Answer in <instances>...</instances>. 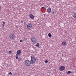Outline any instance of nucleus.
I'll return each instance as SVG.
<instances>
[{
	"mask_svg": "<svg viewBox=\"0 0 76 76\" xmlns=\"http://www.w3.org/2000/svg\"><path fill=\"white\" fill-rule=\"evenodd\" d=\"M31 60L30 62H31L32 64H34L36 61V58L34 56H31Z\"/></svg>",
	"mask_w": 76,
	"mask_h": 76,
	"instance_id": "obj_1",
	"label": "nucleus"
},
{
	"mask_svg": "<svg viewBox=\"0 0 76 76\" xmlns=\"http://www.w3.org/2000/svg\"><path fill=\"white\" fill-rule=\"evenodd\" d=\"M25 64L27 66H29L31 64V62L30 61L28 60H26L25 61Z\"/></svg>",
	"mask_w": 76,
	"mask_h": 76,
	"instance_id": "obj_2",
	"label": "nucleus"
},
{
	"mask_svg": "<svg viewBox=\"0 0 76 76\" xmlns=\"http://www.w3.org/2000/svg\"><path fill=\"white\" fill-rule=\"evenodd\" d=\"M10 37L11 39H13L15 37V35H14V34L13 33L10 34Z\"/></svg>",
	"mask_w": 76,
	"mask_h": 76,
	"instance_id": "obj_3",
	"label": "nucleus"
},
{
	"mask_svg": "<svg viewBox=\"0 0 76 76\" xmlns=\"http://www.w3.org/2000/svg\"><path fill=\"white\" fill-rule=\"evenodd\" d=\"M32 26V25L31 24V23H30L28 24L27 26V28L28 29H31V27Z\"/></svg>",
	"mask_w": 76,
	"mask_h": 76,
	"instance_id": "obj_4",
	"label": "nucleus"
},
{
	"mask_svg": "<svg viewBox=\"0 0 76 76\" xmlns=\"http://www.w3.org/2000/svg\"><path fill=\"white\" fill-rule=\"evenodd\" d=\"M31 41L32 42H33V43L36 42V40L35 39V38L34 37H32L31 38Z\"/></svg>",
	"mask_w": 76,
	"mask_h": 76,
	"instance_id": "obj_5",
	"label": "nucleus"
},
{
	"mask_svg": "<svg viewBox=\"0 0 76 76\" xmlns=\"http://www.w3.org/2000/svg\"><path fill=\"white\" fill-rule=\"evenodd\" d=\"M47 12L48 13H50L51 12V8H49L47 10Z\"/></svg>",
	"mask_w": 76,
	"mask_h": 76,
	"instance_id": "obj_6",
	"label": "nucleus"
},
{
	"mask_svg": "<svg viewBox=\"0 0 76 76\" xmlns=\"http://www.w3.org/2000/svg\"><path fill=\"white\" fill-rule=\"evenodd\" d=\"M65 69V67L63 66H61L60 67V70L62 71H63Z\"/></svg>",
	"mask_w": 76,
	"mask_h": 76,
	"instance_id": "obj_7",
	"label": "nucleus"
},
{
	"mask_svg": "<svg viewBox=\"0 0 76 76\" xmlns=\"http://www.w3.org/2000/svg\"><path fill=\"white\" fill-rule=\"evenodd\" d=\"M21 53V50H18L17 52V54H19Z\"/></svg>",
	"mask_w": 76,
	"mask_h": 76,
	"instance_id": "obj_8",
	"label": "nucleus"
},
{
	"mask_svg": "<svg viewBox=\"0 0 76 76\" xmlns=\"http://www.w3.org/2000/svg\"><path fill=\"white\" fill-rule=\"evenodd\" d=\"M29 16H30V18L31 19H33L34 18L33 15L32 14H30L29 15Z\"/></svg>",
	"mask_w": 76,
	"mask_h": 76,
	"instance_id": "obj_9",
	"label": "nucleus"
},
{
	"mask_svg": "<svg viewBox=\"0 0 76 76\" xmlns=\"http://www.w3.org/2000/svg\"><path fill=\"white\" fill-rule=\"evenodd\" d=\"M67 44V43H66V42H64L62 43V45H66Z\"/></svg>",
	"mask_w": 76,
	"mask_h": 76,
	"instance_id": "obj_10",
	"label": "nucleus"
},
{
	"mask_svg": "<svg viewBox=\"0 0 76 76\" xmlns=\"http://www.w3.org/2000/svg\"><path fill=\"white\" fill-rule=\"evenodd\" d=\"M18 54H16L15 56V58L16 59H18Z\"/></svg>",
	"mask_w": 76,
	"mask_h": 76,
	"instance_id": "obj_11",
	"label": "nucleus"
},
{
	"mask_svg": "<svg viewBox=\"0 0 76 76\" xmlns=\"http://www.w3.org/2000/svg\"><path fill=\"white\" fill-rule=\"evenodd\" d=\"M71 73V71H68L67 72H66V74H67V75H69V74H70Z\"/></svg>",
	"mask_w": 76,
	"mask_h": 76,
	"instance_id": "obj_12",
	"label": "nucleus"
},
{
	"mask_svg": "<svg viewBox=\"0 0 76 76\" xmlns=\"http://www.w3.org/2000/svg\"><path fill=\"white\" fill-rule=\"evenodd\" d=\"M2 22H3V24H2V25H3V26H5V22H4V21H3Z\"/></svg>",
	"mask_w": 76,
	"mask_h": 76,
	"instance_id": "obj_13",
	"label": "nucleus"
},
{
	"mask_svg": "<svg viewBox=\"0 0 76 76\" xmlns=\"http://www.w3.org/2000/svg\"><path fill=\"white\" fill-rule=\"evenodd\" d=\"M36 47H39V43H37V44L35 45Z\"/></svg>",
	"mask_w": 76,
	"mask_h": 76,
	"instance_id": "obj_14",
	"label": "nucleus"
},
{
	"mask_svg": "<svg viewBox=\"0 0 76 76\" xmlns=\"http://www.w3.org/2000/svg\"><path fill=\"white\" fill-rule=\"evenodd\" d=\"M73 17L75 18V19H76V13H75V14H74V16Z\"/></svg>",
	"mask_w": 76,
	"mask_h": 76,
	"instance_id": "obj_15",
	"label": "nucleus"
},
{
	"mask_svg": "<svg viewBox=\"0 0 76 76\" xmlns=\"http://www.w3.org/2000/svg\"><path fill=\"white\" fill-rule=\"evenodd\" d=\"M48 35L49 37H51V34L49 33L48 34Z\"/></svg>",
	"mask_w": 76,
	"mask_h": 76,
	"instance_id": "obj_16",
	"label": "nucleus"
},
{
	"mask_svg": "<svg viewBox=\"0 0 76 76\" xmlns=\"http://www.w3.org/2000/svg\"><path fill=\"white\" fill-rule=\"evenodd\" d=\"M20 60H21V58H18V61H20Z\"/></svg>",
	"mask_w": 76,
	"mask_h": 76,
	"instance_id": "obj_17",
	"label": "nucleus"
},
{
	"mask_svg": "<svg viewBox=\"0 0 76 76\" xmlns=\"http://www.w3.org/2000/svg\"><path fill=\"white\" fill-rule=\"evenodd\" d=\"M9 75H13V74H12V72H10V73H9Z\"/></svg>",
	"mask_w": 76,
	"mask_h": 76,
	"instance_id": "obj_18",
	"label": "nucleus"
},
{
	"mask_svg": "<svg viewBox=\"0 0 76 76\" xmlns=\"http://www.w3.org/2000/svg\"><path fill=\"white\" fill-rule=\"evenodd\" d=\"M48 63V61L46 60L45 61V63Z\"/></svg>",
	"mask_w": 76,
	"mask_h": 76,
	"instance_id": "obj_19",
	"label": "nucleus"
},
{
	"mask_svg": "<svg viewBox=\"0 0 76 76\" xmlns=\"http://www.w3.org/2000/svg\"><path fill=\"white\" fill-rule=\"evenodd\" d=\"M26 25V22H25L24 23V25L25 26Z\"/></svg>",
	"mask_w": 76,
	"mask_h": 76,
	"instance_id": "obj_20",
	"label": "nucleus"
},
{
	"mask_svg": "<svg viewBox=\"0 0 76 76\" xmlns=\"http://www.w3.org/2000/svg\"><path fill=\"white\" fill-rule=\"evenodd\" d=\"M20 42H23V41L22 40H20Z\"/></svg>",
	"mask_w": 76,
	"mask_h": 76,
	"instance_id": "obj_21",
	"label": "nucleus"
},
{
	"mask_svg": "<svg viewBox=\"0 0 76 76\" xmlns=\"http://www.w3.org/2000/svg\"><path fill=\"white\" fill-rule=\"evenodd\" d=\"M41 9H44V7H42Z\"/></svg>",
	"mask_w": 76,
	"mask_h": 76,
	"instance_id": "obj_22",
	"label": "nucleus"
},
{
	"mask_svg": "<svg viewBox=\"0 0 76 76\" xmlns=\"http://www.w3.org/2000/svg\"><path fill=\"white\" fill-rule=\"evenodd\" d=\"M12 53V52L11 51H9V53H10H10Z\"/></svg>",
	"mask_w": 76,
	"mask_h": 76,
	"instance_id": "obj_23",
	"label": "nucleus"
},
{
	"mask_svg": "<svg viewBox=\"0 0 76 76\" xmlns=\"http://www.w3.org/2000/svg\"><path fill=\"white\" fill-rule=\"evenodd\" d=\"M23 39H24V40H26V39H25V38H24Z\"/></svg>",
	"mask_w": 76,
	"mask_h": 76,
	"instance_id": "obj_24",
	"label": "nucleus"
},
{
	"mask_svg": "<svg viewBox=\"0 0 76 76\" xmlns=\"http://www.w3.org/2000/svg\"><path fill=\"white\" fill-rule=\"evenodd\" d=\"M54 12H53V13H52L53 15L54 14Z\"/></svg>",
	"mask_w": 76,
	"mask_h": 76,
	"instance_id": "obj_25",
	"label": "nucleus"
},
{
	"mask_svg": "<svg viewBox=\"0 0 76 76\" xmlns=\"http://www.w3.org/2000/svg\"><path fill=\"white\" fill-rule=\"evenodd\" d=\"M21 23H23V21H21Z\"/></svg>",
	"mask_w": 76,
	"mask_h": 76,
	"instance_id": "obj_26",
	"label": "nucleus"
}]
</instances>
